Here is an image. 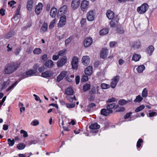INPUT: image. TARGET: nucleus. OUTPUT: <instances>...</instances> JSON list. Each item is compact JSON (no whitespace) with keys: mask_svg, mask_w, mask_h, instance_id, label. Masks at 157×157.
I'll list each match as a JSON object with an SVG mask.
<instances>
[{"mask_svg":"<svg viewBox=\"0 0 157 157\" xmlns=\"http://www.w3.org/2000/svg\"><path fill=\"white\" fill-rule=\"evenodd\" d=\"M20 64L16 62H11L6 64L3 71L6 75H10L15 72L19 67Z\"/></svg>","mask_w":157,"mask_h":157,"instance_id":"nucleus-1","label":"nucleus"},{"mask_svg":"<svg viewBox=\"0 0 157 157\" xmlns=\"http://www.w3.org/2000/svg\"><path fill=\"white\" fill-rule=\"evenodd\" d=\"M149 8L148 4L146 3H144L137 8V12L140 14H143L145 13Z\"/></svg>","mask_w":157,"mask_h":157,"instance_id":"nucleus-2","label":"nucleus"},{"mask_svg":"<svg viewBox=\"0 0 157 157\" xmlns=\"http://www.w3.org/2000/svg\"><path fill=\"white\" fill-rule=\"evenodd\" d=\"M120 79V76L118 75L114 76L111 80L110 86L113 89L115 88Z\"/></svg>","mask_w":157,"mask_h":157,"instance_id":"nucleus-3","label":"nucleus"},{"mask_svg":"<svg viewBox=\"0 0 157 157\" xmlns=\"http://www.w3.org/2000/svg\"><path fill=\"white\" fill-rule=\"evenodd\" d=\"M78 58L77 56H74L71 62L72 69L74 70L77 69L78 64Z\"/></svg>","mask_w":157,"mask_h":157,"instance_id":"nucleus-4","label":"nucleus"},{"mask_svg":"<svg viewBox=\"0 0 157 157\" xmlns=\"http://www.w3.org/2000/svg\"><path fill=\"white\" fill-rule=\"evenodd\" d=\"M67 57L66 56H64L57 61V65L58 67H62L67 63Z\"/></svg>","mask_w":157,"mask_h":157,"instance_id":"nucleus-5","label":"nucleus"},{"mask_svg":"<svg viewBox=\"0 0 157 157\" xmlns=\"http://www.w3.org/2000/svg\"><path fill=\"white\" fill-rule=\"evenodd\" d=\"M93 43V40L91 37H86L84 41V46L85 48L90 47Z\"/></svg>","mask_w":157,"mask_h":157,"instance_id":"nucleus-6","label":"nucleus"},{"mask_svg":"<svg viewBox=\"0 0 157 157\" xmlns=\"http://www.w3.org/2000/svg\"><path fill=\"white\" fill-rule=\"evenodd\" d=\"M92 130H95L91 132L94 133H96L98 132L97 129L100 128V125L98 124L97 123L92 124L89 127Z\"/></svg>","mask_w":157,"mask_h":157,"instance_id":"nucleus-7","label":"nucleus"},{"mask_svg":"<svg viewBox=\"0 0 157 157\" xmlns=\"http://www.w3.org/2000/svg\"><path fill=\"white\" fill-rule=\"evenodd\" d=\"M53 72L51 70H48L41 73V76L45 78H50L52 76Z\"/></svg>","mask_w":157,"mask_h":157,"instance_id":"nucleus-8","label":"nucleus"},{"mask_svg":"<svg viewBox=\"0 0 157 157\" xmlns=\"http://www.w3.org/2000/svg\"><path fill=\"white\" fill-rule=\"evenodd\" d=\"M66 23V17L65 15L61 16L60 18L59 23L58 24V27H61L63 26Z\"/></svg>","mask_w":157,"mask_h":157,"instance_id":"nucleus-9","label":"nucleus"},{"mask_svg":"<svg viewBox=\"0 0 157 157\" xmlns=\"http://www.w3.org/2000/svg\"><path fill=\"white\" fill-rule=\"evenodd\" d=\"M89 4V3L88 1L85 0L83 1L81 5V10L83 11H86L88 8Z\"/></svg>","mask_w":157,"mask_h":157,"instance_id":"nucleus-10","label":"nucleus"},{"mask_svg":"<svg viewBox=\"0 0 157 157\" xmlns=\"http://www.w3.org/2000/svg\"><path fill=\"white\" fill-rule=\"evenodd\" d=\"M67 72L66 71H62L57 77L56 81L57 82H59L62 80L67 75Z\"/></svg>","mask_w":157,"mask_h":157,"instance_id":"nucleus-11","label":"nucleus"},{"mask_svg":"<svg viewBox=\"0 0 157 157\" xmlns=\"http://www.w3.org/2000/svg\"><path fill=\"white\" fill-rule=\"evenodd\" d=\"M82 62L84 65L86 66H87L90 64V58L88 56H84L82 58Z\"/></svg>","mask_w":157,"mask_h":157,"instance_id":"nucleus-12","label":"nucleus"},{"mask_svg":"<svg viewBox=\"0 0 157 157\" xmlns=\"http://www.w3.org/2000/svg\"><path fill=\"white\" fill-rule=\"evenodd\" d=\"M43 6L42 3H39L36 6L35 12L37 15H39L41 11Z\"/></svg>","mask_w":157,"mask_h":157,"instance_id":"nucleus-13","label":"nucleus"},{"mask_svg":"<svg viewBox=\"0 0 157 157\" xmlns=\"http://www.w3.org/2000/svg\"><path fill=\"white\" fill-rule=\"evenodd\" d=\"M67 9V6L66 5H64L61 7L58 10V16H59L63 15L66 12Z\"/></svg>","mask_w":157,"mask_h":157,"instance_id":"nucleus-14","label":"nucleus"},{"mask_svg":"<svg viewBox=\"0 0 157 157\" xmlns=\"http://www.w3.org/2000/svg\"><path fill=\"white\" fill-rule=\"evenodd\" d=\"M113 110H110L108 109H102L101 111V114L105 116H107L109 115L110 114L113 113Z\"/></svg>","mask_w":157,"mask_h":157,"instance_id":"nucleus-15","label":"nucleus"},{"mask_svg":"<svg viewBox=\"0 0 157 157\" xmlns=\"http://www.w3.org/2000/svg\"><path fill=\"white\" fill-rule=\"evenodd\" d=\"M80 0H73L71 3L72 8L74 10L77 8L80 4Z\"/></svg>","mask_w":157,"mask_h":157,"instance_id":"nucleus-16","label":"nucleus"},{"mask_svg":"<svg viewBox=\"0 0 157 157\" xmlns=\"http://www.w3.org/2000/svg\"><path fill=\"white\" fill-rule=\"evenodd\" d=\"M94 12L93 11H89L87 13V18L89 21H93L94 19Z\"/></svg>","mask_w":157,"mask_h":157,"instance_id":"nucleus-17","label":"nucleus"},{"mask_svg":"<svg viewBox=\"0 0 157 157\" xmlns=\"http://www.w3.org/2000/svg\"><path fill=\"white\" fill-rule=\"evenodd\" d=\"M108 55V50L106 48H103L100 53V57L102 59H104Z\"/></svg>","mask_w":157,"mask_h":157,"instance_id":"nucleus-18","label":"nucleus"},{"mask_svg":"<svg viewBox=\"0 0 157 157\" xmlns=\"http://www.w3.org/2000/svg\"><path fill=\"white\" fill-rule=\"evenodd\" d=\"M54 64L53 62L51 60H48L46 61L44 63V66L49 68L52 67H53Z\"/></svg>","mask_w":157,"mask_h":157,"instance_id":"nucleus-19","label":"nucleus"},{"mask_svg":"<svg viewBox=\"0 0 157 157\" xmlns=\"http://www.w3.org/2000/svg\"><path fill=\"white\" fill-rule=\"evenodd\" d=\"M92 66H89L86 67L85 70V74L86 75H90L92 73Z\"/></svg>","mask_w":157,"mask_h":157,"instance_id":"nucleus-20","label":"nucleus"},{"mask_svg":"<svg viewBox=\"0 0 157 157\" xmlns=\"http://www.w3.org/2000/svg\"><path fill=\"white\" fill-rule=\"evenodd\" d=\"M119 19L115 18L111 21L110 23V25L111 27H115L118 24Z\"/></svg>","mask_w":157,"mask_h":157,"instance_id":"nucleus-21","label":"nucleus"},{"mask_svg":"<svg viewBox=\"0 0 157 157\" xmlns=\"http://www.w3.org/2000/svg\"><path fill=\"white\" fill-rule=\"evenodd\" d=\"M106 14L107 17L109 19H113L114 16L113 12L110 10H108Z\"/></svg>","mask_w":157,"mask_h":157,"instance_id":"nucleus-22","label":"nucleus"},{"mask_svg":"<svg viewBox=\"0 0 157 157\" xmlns=\"http://www.w3.org/2000/svg\"><path fill=\"white\" fill-rule=\"evenodd\" d=\"M33 0H28L27 4V8L29 11H31L33 9Z\"/></svg>","mask_w":157,"mask_h":157,"instance_id":"nucleus-23","label":"nucleus"},{"mask_svg":"<svg viewBox=\"0 0 157 157\" xmlns=\"http://www.w3.org/2000/svg\"><path fill=\"white\" fill-rule=\"evenodd\" d=\"M36 70L31 69L29 70L26 73L25 77L31 76L33 74L36 73Z\"/></svg>","mask_w":157,"mask_h":157,"instance_id":"nucleus-24","label":"nucleus"},{"mask_svg":"<svg viewBox=\"0 0 157 157\" xmlns=\"http://www.w3.org/2000/svg\"><path fill=\"white\" fill-rule=\"evenodd\" d=\"M132 101V99L128 100H125L124 99L120 100L119 101V104L121 105H124L126 104L127 103L129 102H131Z\"/></svg>","mask_w":157,"mask_h":157,"instance_id":"nucleus-25","label":"nucleus"},{"mask_svg":"<svg viewBox=\"0 0 157 157\" xmlns=\"http://www.w3.org/2000/svg\"><path fill=\"white\" fill-rule=\"evenodd\" d=\"M154 50V47L152 45H150L147 49V53L150 56H151Z\"/></svg>","mask_w":157,"mask_h":157,"instance_id":"nucleus-26","label":"nucleus"},{"mask_svg":"<svg viewBox=\"0 0 157 157\" xmlns=\"http://www.w3.org/2000/svg\"><path fill=\"white\" fill-rule=\"evenodd\" d=\"M117 106L118 105L116 106V104L114 103H112L108 104L106 106V109H109L110 110H112V109L115 107L117 109Z\"/></svg>","mask_w":157,"mask_h":157,"instance_id":"nucleus-27","label":"nucleus"},{"mask_svg":"<svg viewBox=\"0 0 157 157\" xmlns=\"http://www.w3.org/2000/svg\"><path fill=\"white\" fill-rule=\"evenodd\" d=\"M57 10L55 8L53 7L51 9L50 15L52 18L54 17L57 13Z\"/></svg>","mask_w":157,"mask_h":157,"instance_id":"nucleus-28","label":"nucleus"},{"mask_svg":"<svg viewBox=\"0 0 157 157\" xmlns=\"http://www.w3.org/2000/svg\"><path fill=\"white\" fill-rule=\"evenodd\" d=\"M141 58V56L140 55L135 54L133 56L132 60L135 62H137L139 61Z\"/></svg>","mask_w":157,"mask_h":157,"instance_id":"nucleus-29","label":"nucleus"},{"mask_svg":"<svg viewBox=\"0 0 157 157\" xmlns=\"http://www.w3.org/2000/svg\"><path fill=\"white\" fill-rule=\"evenodd\" d=\"M48 25L46 23H44L40 29V32L44 33L48 29Z\"/></svg>","mask_w":157,"mask_h":157,"instance_id":"nucleus-30","label":"nucleus"},{"mask_svg":"<svg viewBox=\"0 0 157 157\" xmlns=\"http://www.w3.org/2000/svg\"><path fill=\"white\" fill-rule=\"evenodd\" d=\"M74 91L71 87H68L65 91V94L67 95H72Z\"/></svg>","mask_w":157,"mask_h":157,"instance_id":"nucleus-31","label":"nucleus"},{"mask_svg":"<svg viewBox=\"0 0 157 157\" xmlns=\"http://www.w3.org/2000/svg\"><path fill=\"white\" fill-rule=\"evenodd\" d=\"M133 47L136 49H138L140 48L141 46V43L139 41L134 42L132 45Z\"/></svg>","mask_w":157,"mask_h":157,"instance_id":"nucleus-32","label":"nucleus"},{"mask_svg":"<svg viewBox=\"0 0 157 157\" xmlns=\"http://www.w3.org/2000/svg\"><path fill=\"white\" fill-rule=\"evenodd\" d=\"M96 106V105L95 103H90L89 104V105H88L87 106L86 110L87 111L90 112L91 111V109L93 108L94 107H95Z\"/></svg>","mask_w":157,"mask_h":157,"instance_id":"nucleus-33","label":"nucleus"},{"mask_svg":"<svg viewBox=\"0 0 157 157\" xmlns=\"http://www.w3.org/2000/svg\"><path fill=\"white\" fill-rule=\"evenodd\" d=\"M42 52V50L40 48H36L33 51V53L35 55H39Z\"/></svg>","mask_w":157,"mask_h":157,"instance_id":"nucleus-34","label":"nucleus"},{"mask_svg":"<svg viewBox=\"0 0 157 157\" xmlns=\"http://www.w3.org/2000/svg\"><path fill=\"white\" fill-rule=\"evenodd\" d=\"M145 66L144 65H141L139 66L136 68L137 72L139 73H141L144 70Z\"/></svg>","mask_w":157,"mask_h":157,"instance_id":"nucleus-35","label":"nucleus"},{"mask_svg":"<svg viewBox=\"0 0 157 157\" xmlns=\"http://www.w3.org/2000/svg\"><path fill=\"white\" fill-rule=\"evenodd\" d=\"M109 29H104L101 30L100 32V34L101 35H104L108 33Z\"/></svg>","mask_w":157,"mask_h":157,"instance_id":"nucleus-36","label":"nucleus"},{"mask_svg":"<svg viewBox=\"0 0 157 157\" xmlns=\"http://www.w3.org/2000/svg\"><path fill=\"white\" fill-rule=\"evenodd\" d=\"M73 36H70L68 38L66 39L65 41V45L67 46L71 41Z\"/></svg>","mask_w":157,"mask_h":157,"instance_id":"nucleus-37","label":"nucleus"},{"mask_svg":"<svg viewBox=\"0 0 157 157\" xmlns=\"http://www.w3.org/2000/svg\"><path fill=\"white\" fill-rule=\"evenodd\" d=\"M90 84H86L83 86V90L84 92H86L89 90L90 88Z\"/></svg>","mask_w":157,"mask_h":157,"instance_id":"nucleus-38","label":"nucleus"},{"mask_svg":"<svg viewBox=\"0 0 157 157\" xmlns=\"http://www.w3.org/2000/svg\"><path fill=\"white\" fill-rule=\"evenodd\" d=\"M143 99L140 95H139L136 97V98L134 100V102H140Z\"/></svg>","mask_w":157,"mask_h":157,"instance_id":"nucleus-39","label":"nucleus"},{"mask_svg":"<svg viewBox=\"0 0 157 157\" xmlns=\"http://www.w3.org/2000/svg\"><path fill=\"white\" fill-rule=\"evenodd\" d=\"M25 145L23 143H20L17 145V147L19 150L23 149L25 147Z\"/></svg>","mask_w":157,"mask_h":157,"instance_id":"nucleus-40","label":"nucleus"},{"mask_svg":"<svg viewBox=\"0 0 157 157\" xmlns=\"http://www.w3.org/2000/svg\"><path fill=\"white\" fill-rule=\"evenodd\" d=\"M56 22V19H53L50 23V25L49 26V28L50 29L53 28L55 25Z\"/></svg>","mask_w":157,"mask_h":157,"instance_id":"nucleus-41","label":"nucleus"},{"mask_svg":"<svg viewBox=\"0 0 157 157\" xmlns=\"http://www.w3.org/2000/svg\"><path fill=\"white\" fill-rule=\"evenodd\" d=\"M147 94L148 91L147 89L145 88L142 91V96L143 97L146 98L147 96Z\"/></svg>","mask_w":157,"mask_h":157,"instance_id":"nucleus-42","label":"nucleus"},{"mask_svg":"<svg viewBox=\"0 0 157 157\" xmlns=\"http://www.w3.org/2000/svg\"><path fill=\"white\" fill-rule=\"evenodd\" d=\"M101 87L102 89H105L109 88L110 87V86L109 84L102 83L101 84Z\"/></svg>","mask_w":157,"mask_h":157,"instance_id":"nucleus-43","label":"nucleus"},{"mask_svg":"<svg viewBox=\"0 0 157 157\" xmlns=\"http://www.w3.org/2000/svg\"><path fill=\"white\" fill-rule=\"evenodd\" d=\"M9 84V81H7L6 82H4L2 86V89L3 90L5 89L7 86Z\"/></svg>","mask_w":157,"mask_h":157,"instance_id":"nucleus-44","label":"nucleus"},{"mask_svg":"<svg viewBox=\"0 0 157 157\" xmlns=\"http://www.w3.org/2000/svg\"><path fill=\"white\" fill-rule=\"evenodd\" d=\"M145 108V106L144 105H142L137 108L135 109V112H138L140 111L142 109H143Z\"/></svg>","mask_w":157,"mask_h":157,"instance_id":"nucleus-45","label":"nucleus"},{"mask_svg":"<svg viewBox=\"0 0 157 157\" xmlns=\"http://www.w3.org/2000/svg\"><path fill=\"white\" fill-rule=\"evenodd\" d=\"M7 141L9 145L10 146H13L14 144V139L11 140L10 139H7Z\"/></svg>","mask_w":157,"mask_h":157,"instance_id":"nucleus-46","label":"nucleus"},{"mask_svg":"<svg viewBox=\"0 0 157 157\" xmlns=\"http://www.w3.org/2000/svg\"><path fill=\"white\" fill-rule=\"evenodd\" d=\"M66 106L67 108L71 109L75 107V103L71 104L67 103L66 104Z\"/></svg>","mask_w":157,"mask_h":157,"instance_id":"nucleus-47","label":"nucleus"},{"mask_svg":"<svg viewBox=\"0 0 157 157\" xmlns=\"http://www.w3.org/2000/svg\"><path fill=\"white\" fill-rule=\"evenodd\" d=\"M18 83V82L17 81L15 82L13 84H12L6 90L7 91H8L12 89L14 87L16 86L17 84Z\"/></svg>","mask_w":157,"mask_h":157,"instance_id":"nucleus-48","label":"nucleus"},{"mask_svg":"<svg viewBox=\"0 0 157 157\" xmlns=\"http://www.w3.org/2000/svg\"><path fill=\"white\" fill-rule=\"evenodd\" d=\"M66 49H64L61 51H60L58 53V55L60 56H63L65 53Z\"/></svg>","mask_w":157,"mask_h":157,"instance_id":"nucleus-49","label":"nucleus"},{"mask_svg":"<svg viewBox=\"0 0 157 157\" xmlns=\"http://www.w3.org/2000/svg\"><path fill=\"white\" fill-rule=\"evenodd\" d=\"M21 5H19L18 6V7L17 8L16 11V13L15 14V16L17 15H18L20 14V11L21 10Z\"/></svg>","mask_w":157,"mask_h":157,"instance_id":"nucleus-50","label":"nucleus"},{"mask_svg":"<svg viewBox=\"0 0 157 157\" xmlns=\"http://www.w3.org/2000/svg\"><path fill=\"white\" fill-rule=\"evenodd\" d=\"M72 95H67L66 97V98L71 102H72L73 101V97L71 96Z\"/></svg>","mask_w":157,"mask_h":157,"instance_id":"nucleus-51","label":"nucleus"},{"mask_svg":"<svg viewBox=\"0 0 157 157\" xmlns=\"http://www.w3.org/2000/svg\"><path fill=\"white\" fill-rule=\"evenodd\" d=\"M48 59L47 56L46 54L43 55L41 57V59L43 62L46 61Z\"/></svg>","mask_w":157,"mask_h":157,"instance_id":"nucleus-52","label":"nucleus"},{"mask_svg":"<svg viewBox=\"0 0 157 157\" xmlns=\"http://www.w3.org/2000/svg\"><path fill=\"white\" fill-rule=\"evenodd\" d=\"M20 133L21 134H23V136L24 137H27L28 136V135L27 132L23 130H21Z\"/></svg>","mask_w":157,"mask_h":157,"instance_id":"nucleus-53","label":"nucleus"},{"mask_svg":"<svg viewBox=\"0 0 157 157\" xmlns=\"http://www.w3.org/2000/svg\"><path fill=\"white\" fill-rule=\"evenodd\" d=\"M14 34V32L12 31L10 32L6 36L7 38H9L11 37Z\"/></svg>","mask_w":157,"mask_h":157,"instance_id":"nucleus-54","label":"nucleus"},{"mask_svg":"<svg viewBox=\"0 0 157 157\" xmlns=\"http://www.w3.org/2000/svg\"><path fill=\"white\" fill-rule=\"evenodd\" d=\"M21 50V48H17L16 49L14 53L17 56L19 54Z\"/></svg>","mask_w":157,"mask_h":157,"instance_id":"nucleus-55","label":"nucleus"},{"mask_svg":"<svg viewBox=\"0 0 157 157\" xmlns=\"http://www.w3.org/2000/svg\"><path fill=\"white\" fill-rule=\"evenodd\" d=\"M142 142V140L141 139H139L137 143L136 146L137 147H140L141 146V143Z\"/></svg>","mask_w":157,"mask_h":157,"instance_id":"nucleus-56","label":"nucleus"},{"mask_svg":"<svg viewBox=\"0 0 157 157\" xmlns=\"http://www.w3.org/2000/svg\"><path fill=\"white\" fill-rule=\"evenodd\" d=\"M117 32L120 34L123 33L124 32V30L121 28H117Z\"/></svg>","mask_w":157,"mask_h":157,"instance_id":"nucleus-57","label":"nucleus"},{"mask_svg":"<svg viewBox=\"0 0 157 157\" xmlns=\"http://www.w3.org/2000/svg\"><path fill=\"white\" fill-rule=\"evenodd\" d=\"M39 124V121L36 120H34L32 123V125L34 126H36L38 125Z\"/></svg>","mask_w":157,"mask_h":157,"instance_id":"nucleus-58","label":"nucleus"},{"mask_svg":"<svg viewBox=\"0 0 157 157\" xmlns=\"http://www.w3.org/2000/svg\"><path fill=\"white\" fill-rule=\"evenodd\" d=\"M88 80V77L87 76L84 75L82 78V80L84 82L87 81Z\"/></svg>","mask_w":157,"mask_h":157,"instance_id":"nucleus-59","label":"nucleus"},{"mask_svg":"<svg viewBox=\"0 0 157 157\" xmlns=\"http://www.w3.org/2000/svg\"><path fill=\"white\" fill-rule=\"evenodd\" d=\"M16 3V2L13 0H12L11 1L8 2V4L10 5V7H12L13 5L15 4Z\"/></svg>","mask_w":157,"mask_h":157,"instance_id":"nucleus-60","label":"nucleus"},{"mask_svg":"<svg viewBox=\"0 0 157 157\" xmlns=\"http://www.w3.org/2000/svg\"><path fill=\"white\" fill-rule=\"evenodd\" d=\"M80 77L79 76L77 75V76H76L75 77V81L76 84H78L79 83L80 81Z\"/></svg>","mask_w":157,"mask_h":157,"instance_id":"nucleus-61","label":"nucleus"},{"mask_svg":"<svg viewBox=\"0 0 157 157\" xmlns=\"http://www.w3.org/2000/svg\"><path fill=\"white\" fill-rule=\"evenodd\" d=\"M95 93V87L92 88L91 90L90 91V93L91 94H94Z\"/></svg>","mask_w":157,"mask_h":157,"instance_id":"nucleus-62","label":"nucleus"},{"mask_svg":"<svg viewBox=\"0 0 157 157\" xmlns=\"http://www.w3.org/2000/svg\"><path fill=\"white\" fill-rule=\"evenodd\" d=\"M59 58V56L58 55H53L52 56V59L53 60L56 61Z\"/></svg>","mask_w":157,"mask_h":157,"instance_id":"nucleus-63","label":"nucleus"},{"mask_svg":"<svg viewBox=\"0 0 157 157\" xmlns=\"http://www.w3.org/2000/svg\"><path fill=\"white\" fill-rule=\"evenodd\" d=\"M117 44V43L114 41H112L110 43V46L112 48L114 47L115 44Z\"/></svg>","mask_w":157,"mask_h":157,"instance_id":"nucleus-64","label":"nucleus"}]
</instances>
